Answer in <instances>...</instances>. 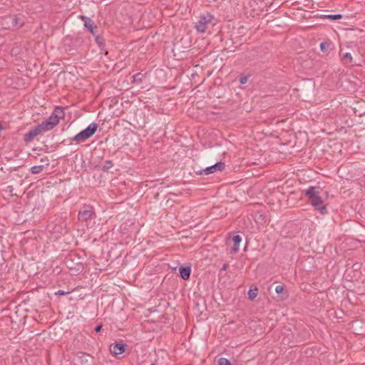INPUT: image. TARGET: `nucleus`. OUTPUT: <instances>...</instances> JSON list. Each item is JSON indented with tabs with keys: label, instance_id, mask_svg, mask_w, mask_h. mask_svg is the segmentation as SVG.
<instances>
[{
	"label": "nucleus",
	"instance_id": "1",
	"mask_svg": "<svg viewBox=\"0 0 365 365\" xmlns=\"http://www.w3.org/2000/svg\"><path fill=\"white\" fill-rule=\"evenodd\" d=\"M307 197L309 203L314 207L316 210L324 215L327 212L324 202L328 197L327 193H322L319 187H309L303 191Z\"/></svg>",
	"mask_w": 365,
	"mask_h": 365
},
{
	"label": "nucleus",
	"instance_id": "2",
	"mask_svg": "<svg viewBox=\"0 0 365 365\" xmlns=\"http://www.w3.org/2000/svg\"><path fill=\"white\" fill-rule=\"evenodd\" d=\"M63 116V110L61 108H56L48 118L41 123V125L45 132L48 131L58 125L60 119Z\"/></svg>",
	"mask_w": 365,
	"mask_h": 365
},
{
	"label": "nucleus",
	"instance_id": "3",
	"mask_svg": "<svg viewBox=\"0 0 365 365\" xmlns=\"http://www.w3.org/2000/svg\"><path fill=\"white\" fill-rule=\"evenodd\" d=\"M97 128L96 123H91L86 129L75 135L73 140L78 143L83 142L96 133Z\"/></svg>",
	"mask_w": 365,
	"mask_h": 365
},
{
	"label": "nucleus",
	"instance_id": "4",
	"mask_svg": "<svg viewBox=\"0 0 365 365\" xmlns=\"http://www.w3.org/2000/svg\"><path fill=\"white\" fill-rule=\"evenodd\" d=\"M213 16L210 14H202L195 25L196 30L200 33H205L208 26L212 24Z\"/></svg>",
	"mask_w": 365,
	"mask_h": 365
},
{
	"label": "nucleus",
	"instance_id": "5",
	"mask_svg": "<svg viewBox=\"0 0 365 365\" xmlns=\"http://www.w3.org/2000/svg\"><path fill=\"white\" fill-rule=\"evenodd\" d=\"M44 132V130L40 124L26 133L24 136V140L27 142L31 141L36 136Z\"/></svg>",
	"mask_w": 365,
	"mask_h": 365
},
{
	"label": "nucleus",
	"instance_id": "6",
	"mask_svg": "<svg viewBox=\"0 0 365 365\" xmlns=\"http://www.w3.org/2000/svg\"><path fill=\"white\" fill-rule=\"evenodd\" d=\"M225 168V164L222 162H218L215 165L207 167L205 169L200 172V174L203 175H209L211 173H214L217 170H222Z\"/></svg>",
	"mask_w": 365,
	"mask_h": 365
},
{
	"label": "nucleus",
	"instance_id": "7",
	"mask_svg": "<svg viewBox=\"0 0 365 365\" xmlns=\"http://www.w3.org/2000/svg\"><path fill=\"white\" fill-rule=\"evenodd\" d=\"M110 350L113 354L118 355L123 354L125 351V347L123 344L118 343L111 345L110 346Z\"/></svg>",
	"mask_w": 365,
	"mask_h": 365
},
{
	"label": "nucleus",
	"instance_id": "8",
	"mask_svg": "<svg viewBox=\"0 0 365 365\" xmlns=\"http://www.w3.org/2000/svg\"><path fill=\"white\" fill-rule=\"evenodd\" d=\"M93 214V212L91 208L84 210L83 211L79 212L78 220L81 221H86L88 219L92 217Z\"/></svg>",
	"mask_w": 365,
	"mask_h": 365
},
{
	"label": "nucleus",
	"instance_id": "9",
	"mask_svg": "<svg viewBox=\"0 0 365 365\" xmlns=\"http://www.w3.org/2000/svg\"><path fill=\"white\" fill-rule=\"evenodd\" d=\"M190 272H191V269H190V267H185L180 266L179 268V272H180V277L183 279H189L190 275Z\"/></svg>",
	"mask_w": 365,
	"mask_h": 365
},
{
	"label": "nucleus",
	"instance_id": "10",
	"mask_svg": "<svg viewBox=\"0 0 365 365\" xmlns=\"http://www.w3.org/2000/svg\"><path fill=\"white\" fill-rule=\"evenodd\" d=\"M232 241L234 242V247L232 249V252L236 253L239 251L240 244L242 241L241 237L240 235H235L232 237Z\"/></svg>",
	"mask_w": 365,
	"mask_h": 365
},
{
	"label": "nucleus",
	"instance_id": "11",
	"mask_svg": "<svg viewBox=\"0 0 365 365\" xmlns=\"http://www.w3.org/2000/svg\"><path fill=\"white\" fill-rule=\"evenodd\" d=\"M341 60L345 63H351L352 61V56L351 55L350 53L349 52H346V53H344L341 55Z\"/></svg>",
	"mask_w": 365,
	"mask_h": 365
},
{
	"label": "nucleus",
	"instance_id": "12",
	"mask_svg": "<svg viewBox=\"0 0 365 365\" xmlns=\"http://www.w3.org/2000/svg\"><path fill=\"white\" fill-rule=\"evenodd\" d=\"M258 294L257 288L255 287L253 289H250L248 292V296L250 299H254L256 298Z\"/></svg>",
	"mask_w": 365,
	"mask_h": 365
},
{
	"label": "nucleus",
	"instance_id": "13",
	"mask_svg": "<svg viewBox=\"0 0 365 365\" xmlns=\"http://www.w3.org/2000/svg\"><path fill=\"white\" fill-rule=\"evenodd\" d=\"M82 19L84 21L85 26L87 27L91 33H93V26L91 21L86 17H82Z\"/></svg>",
	"mask_w": 365,
	"mask_h": 365
},
{
	"label": "nucleus",
	"instance_id": "14",
	"mask_svg": "<svg viewBox=\"0 0 365 365\" xmlns=\"http://www.w3.org/2000/svg\"><path fill=\"white\" fill-rule=\"evenodd\" d=\"M43 165H35L31 168V171L34 174H38V173H41L43 170Z\"/></svg>",
	"mask_w": 365,
	"mask_h": 365
},
{
	"label": "nucleus",
	"instance_id": "15",
	"mask_svg": "<svg viewBox=\"0 0 365 365\" xmlns=\"http://www.w3.org/2000/svg\"><path fill=\"white\" fill-rule=\"evenodd\" d=\"M218 364L219 365H231L230 362L225 358H220Z\"/></svg>",
	"mask_w": 365,
	"mask_h": 365
},
{
	"label": "nucleus",
	"instance_id": "16",
	"mask_svg": "<svg viewBox=\"0 0 365 365\" xmlns=\"http://www.w3.org/2000/svg\"><path fill=\"white\" fill-rule=\"evenodd\" d=\"M327 19H331V20H337L340 19L341 18V14H334V15H327L326 16Z\"/></svg>",
	"mask_w": 365,
	"mask_h": 365
},
{
	"label": "nucleus",
	"instance_id": "17",
	"mask_svg": "<svg viewBox=\"0 0 365 365\" xmlns=\"http://www.w3.org/2000/svg\"><path fill=\"white\" fill-rule=\"evenodd\" d=\"M284 290V287L281 285H278L275 287V292L277 293V294H280L283 292Z\"/></svg>",
	"mask_w": 365,
	"mask_h": 365
},
{
	"label": "nucleus",
	"instance_id": "18",
	"mask_svg": "<svg viewBox=\"0 0 365 365\" xmlns=\"http://www.w3.org/2000/svg\"><path fill=\"white\" fill-rule=\"evenodd\" d=\"M106 165H104V166L103 167V168H102V169H103V170H108L109 168H111V163H110V162H106Z\"/></svg>",
	"mask_w": 365,
	"mask_h": 365
},
{
	"label": "nucleus",
	"instance_id": "19",
	"mask_svg": "<svg viewBox=\"0 0 365 365\" xmlns=\"http://www.w3.org/2000/svg\"><path fill=\"white\" fill-rule=\"evenodd\" d=\"M247 81V78L246 76H242L240 78V82L241 84H245Z\"/></svg>",
	"mask_w": 365,
	"mask_h": 365
},
{
	"label": "nucleus",
	"instance_id": "20",
	"mask_svg": "<svg viewBox=\"0 0 365 365\" xmlns=\"http://www.w3.org/2000/svg\"><path fill=\"white\" fill-rule=\"evenodd\" d=\"M327 47H328V46L326 43H321L320 48H321L322 51H326Z\"/></svg>",
	"mask_w": 365,
	"mask_h": 365
},
{
	"label": "nucleus",
	"instance_id": "21",
	"mask_svg": "<svg viewBox=\"0 0 365 365\" xmlns=\"http://www.w3.org/2000/svg\"><path fill=\"white\" fill-rule=\"evenodd\" d=\"M101 328H102L101 325L97 326V327H96V329H95V331H96V332H99V331H101Z\"/></svg>",
	"mask_w": 365,
	"mask_h": 365
},
{
	"label": "nucleus",
	"instance_id": "22",
	"mask_svg": "<svg viewBox=\"0 0 365 365\" xmlns=\"http://www.w3.org/2000/svg\"><path fill=\"white\" fill-rule=\"evenodd\" d=\"M56 294H61V295H63V294H64V292H63L58 291Z\"/></svg>",
	"mask_w": 365,
	"mask_h": 365
},
{
	"label": "nucleus",
	"instance_id": "23",
	"mask_svg": "<svg viewBox=\"0 0 365 365\" xmlns=\"http://www.w3.org/2000/svg\"><path fill=\"white\" fill-rule=\"evenodd\" d=\"M227 269V265L226 264H224L223 266V269L225 270Z\"/></svg>",
	"mask_w": 365,
	"mask_h": 365
},
{
	"label": "nucleus",
	"instance_id": "24",
	"mask_svg": "<svg viewBox=\"0 0 365 365\" xmlns=\"http://www.w3.org/2000/svg\"><path fill=\"white\" fill-rule=\"evenodd\" d=\"M151 365H155L154 364H152Z\"/></svg>",
	"mask_w": 365,
	"mask_h": 365
}]
</instances>
